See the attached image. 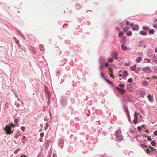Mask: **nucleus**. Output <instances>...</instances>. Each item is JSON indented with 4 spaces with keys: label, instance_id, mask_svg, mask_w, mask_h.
I'll use <instances>...</instances> for the list:
<instances>
[{
    "label": "nucleus",
    "instance_id": "3",
    "mask_svg": "<svg viewBox=\"0 0 157 157\" xmlns=\"http://www.w3.org/2000/svg\"><path fill=\"white\" fill-rule=\"evenodd\" d=\"M60 102L61 105L63 107H65L67 104V97L65 95L61 96Z\"/></svg>",
    "mask_w": 157,
    "mask_h": 157
},
{
    "label": "nucleus",
    "instance_id": "14",
    "mask_svg": "<svg viewBox=\"0 0 157 157\" xmlns=\"http://www.w3.org/2000/svg\"><path fill=\"white\" fill-rule=\"evenodd\" d=\"M147 97L150 102H153V97L151 95H148L147 96Z\"/></svg>",
    "mask_w": 157,
    "mask_h": 157
},
{
    "label": "nucleus",
    "instance_id": "7",
    "mask_svg": "<svg viewBox=\"0 0 157 157\" xmlns=\"http://www.w3.org/2000/svg\"><path fill=\"white\" fill-rule=\"evenodd\" d=\"M64 143L63 140L62 139H60L59 141L58 145L59 147L62 149L63 148V144Z\"/></svg>",
    "mask_w": 157,
    "mask_h": 157
},
{
    "label": "nucleus",
    "instance_id": "27",
    "mask_svg": "<svg viewBox=\"0 0 157 157\" xmlns=\"http://www.w3.org/2000/svg\"><path fill=\"white\" fill-rule=\"evenodd\" d=\"M143 85L144 86H147L148 85V82L146 81H144L142 82Z\"/></svg>",
    "mask_w": 157,
    "mask_h": 157
},
{
    "label": "nucleus",
    "instance_id": "36",
    "mask_svg": "<svg viewBox=\"0 0 157 157\" xmlns=\"http://www.w3.org/2000/svg\"><path fill=\"white\" fill-rule=\"evenodd\" d=\"M46 94L47 95V96H48V101L47 102V104H48V105H49V104H50V97L49 96V94Z\"/></svg>",
    "mask_w": 157,
    "mask_h": 157
},
{
    "label": "nucleus",
    "instance_id": "2",
    "mask_svg": "<svg viewBox=\"0 0 157 157\" xmlns=\"http://www.w3.org/2000/svg\"><path fill=\"white\" fill-rule=\"evenodd\" d=\"M15 126V125L13 123H11L9 125H7L4 128V130L7 135H10L12 134L14 131V129H12Z\"/></svg>",
    "mask_w": 157,
    "mask_h": 157
},
{
    "label": "nucleus",
    "instance_id": "57",
    "mask_svg": "<svg viewBox=\"0 0 157 157\" xmlns=\"http://www.w3.org/2000/svg\"><path fill=\"white\" fill-rule=\"evenodd\" d=\"M64 54L65 56H68L69 54V52L68 51H66L64 52Z\"/></svg>",
    "mask_w": 157,
    "mask_h": 157
},
{
    "label": "nucleus",
    "instance_id": "52",
    "mask_svg": "<svg viewBox=\"0 0 157 157\" xmlns=\"http://www.w3.org/2000/svg\"><path fill=\"white\" fill-rule=\"evenodd\" d=\"M65 69L67 71H69L70 69V67L69 66H67L65 67Z\"/></svg>",
    "mask_w": 157,
    "mask_h": 157
},
{
    "label": "nucleus",
    "instance_id": "35",
    "mask_svg": "<svg viewBox=\"0 0 157 157\" xmlns=\"http://www.w3.org/2000/svg\"><path fill=\"white\" fill-rule=\"evenodd\" d=\"M105 80L110 85H112L113 83L110 81L109 80H107L106 79H105Z\"/></svg>",
    "mask_w": 157,
    "mask_h": 157
},
{
    "label": "nucleus",
    "instance_id": "54",
    "mask_svg": "<svg viewBox=\"0 0 157 157\" xmlns=\"http://www.w3.org/2000/svg\"><path fill=\"white\" fill-rule=\"evenodd\" d=\"M138 119H134L133 121V123L135 124H136V123L137 122Z\"/></svg>",
    "mask_w": 157,
    "mask_h": 157
},
{
    "label": "nucleus",
    "instance_id": "19",
    "mask_svg": "<svg viewBox=\"0 0 157 157\" xmlns=\"http://www.w3.org/2000/svg\"><path fill=\"white\" fill-rule=\"evenodd\" d=\"M136 64H135L132 66H130V69H131L132 71H135L136 73Z\"/></svg>",
    "mask_w": 157,
    "mask_h": 157
},
{
    "label": "nucleus",
    "instance_id": "46",
    "mask_svg": "<svg viewBox=\"0 0 157 157\" xmlns=\"http://www.w3.org/2000/svg\"><path fill=\"white\" fill-rule=\"evenodd\" d=\"M124 34L122 32H120L119 33L118 36L119 38L121 37V36Z\"/></svg>",
    "mask_w": 157,
    "mask_h": 157
},
{
    "label": "nucleus",
    "instance_id": "61",
    "mask_svg": "<svg viewBox=\"0 0 157 157\" xmlns=\"http://www.w3.org/2000/svg\"><path fill=\"white\" fill-rule=\"evenodd\" d=\"M138 130L139 131H141V128L140 126H138L137 127Z\"/></svg>",
    "mask_w": 157,
    "mask_h": 157
},
{
    "label": "nucleus",
    "instance_id": "20",
    "mask_svg": "<svg viewBox=\"0 0 157 157\" xmlns=\"http://www.w3.org/2000/svg\"><path fill=\"white\" fill-rule=\"evenodd\" d=\"M121 48L122 50L124 51H126L128 49L127 46L124 44H122L121 45Z\"/></svg>",
    "mask_w": 157,
    "mask_h": 157
},
{
    "label": "nucleus",
    "instance_id": "51",
    "mask_svg": "<svg viewBox=\"0 0 157 157\" xmlns=\"http://www.w3.org/2000/svg\"><path fill=\"white\" fill-rule=\"evenodd\" d=\"M110 76L111 77L113 78H114L112 77V75L114 74L113 72V71L112 70H110Z\"/></svg>",
    "mask_w": 157,
    "mask_h": 157
},
{
    "label": "nucleus",
    "instance_id": "32",
    "mask_svg": "<svg viewBox=\"0 0 157 157\" xmlns=\"http://www.w3.org/2000/svg\"><path fill=\"white\" fill-rule=\"evenodd\" d=\"M105 60L102 57L100 58L99 59V62L100 63V64H102L104 62Z\"/></svg>",
    "mask_w": 157,
    "mask_h": 157
},
{
    "label": "nucleus",
    "instance_id": "5",
    "mask_svg": "<svg viewBox=\"0 0 157 157\" xmlns=\"http://www.w3.org/2000/svg\"><path fill=\"white\" fill-rule=\"evenodd\" d=\"M136 87V84L135 83H133L132 85H129L127 87V88L128 90L130 91H132L134 89H135Z\"/></svg>",
    "mask_w": 157,
    "mask_h": 157
},
{
    "label": "nucleus",
    "instance_id": "21",
    "mask_svg": "<svg viewBox=\"0 0 157 157\" xmlns=\"http://www.w3.org/2000/svg\"><path fill=\"white\" fill-rule=\"evenodd\" d=\"M75 7L76 10H79L82 7L81 5L79 4H77L75 6Z\"/></svg>",
    "mask_w": 157,
    "mask_h": 157
},
{
    "label": "nucleus",
    "instance_id": "42",
    "mask_svg": "<svg viewBox=\"0 0 157 157\" xmlns=\"http://www.w3.org/2000/svg\"><path fill=\"white\" fill-rule=\"evenodd\" d=\"M126 35L127 36H130L132 35V32L131 31H129L126 33Z\"/></svg>",
    "mask_w": 157,
    "mask_h": 157
},
{
    "label": "nucleus",
    "instance_id": "33",
    "mask_svg": "<svg viewBox=\"0 0 157 157\" xmlns=\"http://www.w3.org/2000/svg\"><path fill=\"white\" fill-rule=\"evenodd\" d=\"M139 146L142 148L147 147V146L146 145V144L145 143L144 144H139Z\"/></svg>",
    "mask_w": 157,
    "mask_h": 157
},
{
    "label": "nucleus",
    "instance_id": "28",
    "mask_svg": "<svg viewBox=\"0 0 157 157\" xmlns=\"http://www.w3.org/2000/svg\"><path fill=\"white\" fill-rule=\"evenodd\" d=\"M142 28L143 30L145 31H147L149 30V28L148 27L145 26H143Z\"/></svg>",
    "mask_w": 157,
    "mask_h": 157
},
{
    "label": "nucleus",
    "instance_id": "8",
    "mask_svg": "<svg viewBox=\"0 0 157 157\" xmlns=\"http://www.w3.org/2000/svg\"><path fill=\"white\" fill-rule=\"evenodd\" d=\"M145 42L144 40H141L139 42V46L140 47H142L144 48H145L147 46L146 44H144Z\"/></svg>",
    "mask_w": 157,
    "mask_h": 157
},
{
    "label": "nucleus",
    "instance_id": "41",
    "mask_svg": "<svg viewBox=\"0 0 157 157\" xmlns=\"http://www.w3.org/2000/svg\"><path fill=\"white\" fill-rule=\"evenodd\" d=\"M133 79L132 78H129L127 80L128 82L131 83L132 82Z\"/></svg>",
    "mask_w": 157,
    "mask_h": 157
},
{
    "label": "nucleus",
    "instance_id": "12",
    "mask_svg": "<svg viewBox=\"0 0 157 157\" xmlns=\"http://www.w3.org/2000/svg\"><path fill=\"white\" fill-rule=\"evenodd\" d=\"M134 26L135 27H133L132 28V29L133 31H138L139 29V25L137 24L134 25Z\"/></svg>",
    "mask_w": 157,
    "mask_h": 157
},
{
    "label": "nucleus",
    "instance_id": "34",
    "mask_svg": "<svg viewBox=\"0 0 157 157\" xmlns=\"http://www.w3.org/2000/svg\"><path fill=\"white\" fill-rule=\"evenodd\" d=\"M127 118H128V120L129 122L131 123V117H130L129 113H127Z\"/></svg>",
    "mask_w": 157,
    "mask_h": 157
},
{
    "label": "nucleus",
    "instance_id": "40",
    "mask_svg": "<svg viewBox=\"0 0 157 157\" xmlns=\"http://www.w3.org/2000/svg\"><path fill=\"white\" fill-rule=\"evenodd\" d=\"M52 153V150L50 149L48 153L47 157H51Z\"/></svg>",
    "mask_w": 157,
    "mask_h": 157
},
{
    "label": "nucleus",
    "instance_id": "18",
    "mask_svg": "<svg viewBox=\"0 0 157 157\" xmlns=\"http://www.w3.org/2000/svg\"><path fill=\"white\" fill-rule=\"evenodd\" d=\"M17 33L19 34L20 36L23 39H25V37L23 35V34L21 32V31L19 30H17Z\"/></svg>",
    "mask_w": 157,
    "mask_h": 157
},
{
    "label": "nucleus",
    "instance_id": "50",
    "mask_svg": "<svg viewBox=\"0 0 157 157\" xmlns=\"http://www.w3.org/2000/svg\"><path fill=\"white\" fill-rule=\"evenodd\" d=\"M108 61L109 63H111L113 62V59L111 58H109L108 59Z\"/></svg>",
    "mask_w": 157,
    "mask_h": 157
},
{
    "label": "nucleus",
    "instance_id": "16",
    "mask_svg": "<svg viewBox=\"0 0 157 157\" xmlns=\"http://www.w3.org/2000/svg\"><path fill=\"white\" fill-rule=\"evenodd\" d=\"M124 111L126 112V114L129 113V111L128 110V108L127 107H126L125 106L123 105V106Z\"/></svg>",
    "mask_w": 157,
    "mask_h": 157
},
{
    "label": "nucleus",
    "instance_id": "49",
    "mask_svg": "<svg viewBox=\"0 0 157 157\" xmlns=\"http://www.w3.org/2000/svg\"><path fill=\"white\" fill-rule=\"evenodd\" d=\"M84 23L86 25H89L90 24V22L88 21H84Z\"/></svg>",
    "mask_w": 157,
    "mask_h": 157
},
{
    "label": "nucleus",
    "instance_id": "37",
    "mask_svg": "<svg viewBox=\"0 0 157 157\" xmlns=\"http://www.w3.org/2000/svg\"><path fill=\"white\" fill-rule=\"evenodd\" d=\"M10 105V103L8 102H6L5 104V109L6 110L8 108V107H9Z\"/></svg>",
    "mask_w": 157,
    "mask_h": 157
},
{
    "label": "nucleus",
    "instance_id": "1",
    "mask_svg": "<svg viewBox=\"0 0 157 157\" xmlns=\"http://www.w3.org/2000/svg\"><path fill=\"white\" fill-rule=\"evenodd\" d=\"M86 139L88 140V147L90 150H92L94 147V145L98 141V139L96 138H94L92 136L89 137V135H87Z\"/></svg>",
    "mask_w": 157,
    "mask_h": 157
},
{
    "label": "nucleus",
    "instance_id": "43",
    "mask_svg": "<svg viewBox=\"0 0 157 157\" xmlns=\"http://www.w3.org/2000/svg\"><path fill=\"white\" fill-rule=\"evenodd\" d=\"M67 59H63V61H62L63 62V64H61L60 65L64 66V64L66 63V61Z\"/></svg>",
    "mask_w": 157,
    "mask_h": 157
},
{
    "label": "nucleus",
    "instance_id": "45",
    "mask_svg": "<svg viewBox=\"0 0 157 157\" xmlns=\"http://www.w3.org/2000/svg\"><path fill=\"white\" fill-rule=\"evenodd\" d=\"M129 29V28L128 27H124L123 28V30L125 32H126Z\"/></svg>",
    "mask_w": 157,
    "mask_h": 157
},
{
    "label": "nucleus",
    "instance_id": "44",
    "mask_svg": "<svg viewBox=\"0 0 157 157\" xmlns=\"http://www.w3.org/2000/svg\"><path fill=\"white\" fill-rule=\"evenodd\" d=\"M151 144L153 146H154L156 144V142L155 140H153L151 142Z\"/></svg>",
    "mask_w": 157,
    "mask_h": 157
},
{
    "label": "nucleus",
    "instance_id": "59",
    "mask_svg": "<svg viewBox=\"0 0 157 157\" xmlns=\"http://www.w3.org/2000/svg\"><path fill=\"white\" fill-rule=\"evenodd\" d=\"M20 150V149H18L16 150L15 151H14V153L15 154H17L18 153V151Z\"/></svg>",
    "mask_w": 157,
    "mask_h": 157
},
{
    "label": "nucleus",
    "instance_id": "56",
    "mask_svg": "<svg viewBox=\"0 0 157 157\" xmlns=\"http://www.w3.org/2000/svg\"><path fill=\"white\" fill-rule=\"evenodd\" d=\"M145 60H146L147 61L146 63H151V60L150 59H149L148 58H145Z\"/></svg>",
    "mask_w": 157,
    "mask_h": 157
},
{
    "label": "nucleus",
    "instance_id": "30",
    "mask_svg": "<svg viewBox=\"0 0 157 157\" xmlns=\"http://www.w3.org/2000/svg\"><path fill=\"white\" fill-rule=\"evenodd\" d=\"M68 109L69 111H71V114H72L74 112V110L72 109V107L70 106L68 107Z\"/></svg>",
    "mask_w": 157,
    "mask_h": 157
},
{
    "label": "nucleus",
    "instance_id": "6",
    "mask_svg": "<svg viewBox=\"0 0 157 157\" xmlns=\"http://www.w3.org/2000/svg\"><path fill=\"white\" fill-rule=\"evenodd\" d=\"M142 71L145 73H150L152 72V70L150 69V67H144Z\"/></svg>",
    "mask_w": 157,
    "mask_h": 157
},
{
    "label": "nucleus",
    "instance_id": "15",
    "mask_svg": "<svg viewBox=\"0 0 157 157\" xmlns=\"http://www.w3.org/2000/svg\"><path fill=\"white\" fill-rule=\"evenodd\" d=\"M27 138L25 136H23L21 140V141L23 143H25V141H27Z\"/></svg>",
    "mask_w": 157,
    "mask_h": 157
},
{
    "label": "nucleus",
    "instance_id": "22",
    "mask_svg": "<svg viewBox=\"0 0 157 157\" xmlns=\"http://www.w3.org/2000/svg\"><path fill=\"white\" fill-rule=\"evenodd\" d=\"M39 47L40 51H43L45 50V48L44 46L43 45H40Z\"/></svg>",
    "mask_w": 157,
    "mask_h": 157
},
{
    "label": "nucleus",
    "instance_id": "23",
    "mask_svg": "<svg viewBox=\"0 0 157 157\" xmlns=\"http://www.w3.org/2000/svg\"><path fill=\"white\" fill-rule=\"evenodd\" d=\"M76 137L75 136L73 135H71L70 136V138L72 140H76Z\"/></svg>",
    "mask_w": 157,
    "mask_h": 157
},
{
    "label": "nucleus",
    "instance_id": "9",
    "mask_svg": "<svg viewBox=\"0 0 157 157\" xmlns=\"http://www.w3.org/2000/svg\"><path fill=\"white\" fill-rule=\"evenodd\" d=\"M154 54L152 53V51L151 49H148L147 52V55L148 57H152L153 56Z\"/></svg>",
    "mask_w": 157,
    "mask_h": 157
},
{
    "label": "nucleus",
    "instance_id": "62",
    "mask_svg": "<svg viewBox=\"0 0 157 157\" xmlns=\"http://www.w3.org/2000/svg\"><path fill=\"white\" fill-rule=\"evenodd\" d=\"M145 151L146 153L148 155H150V152L148 151V150H145Z\"/></svg>",
    "mask_w": 157,
    "mask_h": 157
},
{
    "label": "nucleus",
    "instance_id": "4",
    "mask_svg": "<svg viewBox=\"0 0 157 157\" xmlns=\"http://www.w3.org/2000/svg\"><path fill=\"white\" fill-rule=\"evenodd\" d=\"M122 132L120 129L117 130L114 133L117 140L121 141L123 140V137L122 135Z\"/></svg>",
    "mask_w": 157,
    "mask_h": 157
},
{
    "label": "nucleus",
    "instance_id": "64",
    "mask_svg": "<svg viewBox=\"0 0 157 157\" xmlns=\"http://www.w3.org/2000/svg\"><path fill=\"white\" fill-rule=\"evenodd\" d=\"M153 134L155 136H157V131H155L153 132Z\"/></svg>",
    "mask_w": 157,
    "mask_h": 157
},
{
    "label": "nucleus",
    "instance_id": "17",
    "mask_svg": "<svg viewBox=\"0 0 157 157\" xmlns=\"http://www.w3.org/2000/svg\"><path fill=\"white\" fill-rule=\"evenodd\" d=\"M126 37L125 36H123V37H122L120 40L121 42L125 44L126 43Z\"/></svg>",
    "mask_w": 157,
    "mask_h": 157
},
{
    "label": "nucleus",
    "instance_id": "63",
    "mask_svg": "<svg viewBox=\"0 0 157 157\" xmlns=\"http://www.w3.org/2000/svg\"><path fill=\"white\" fill-rule=\"evenodd\" d=\"M153 27L156 29H157V24H154L153 25Z\"/></svg>",
    "mask_w": 157,
    "mask_h": 157
},
{
    "label": "nucleus",
    "instance_id": "47",
    "mask_svg": "<svg viewBox=\"0 0 157 157\" xmlns=\"http://www.w3.org/2000/svg\"><path fill=\"white\" fill-rule=\"evenodd\" d=\"M72 73L74 75H76L77 74L76 70L75 69H73L72 70Z\"/></svg>",
    "mask_w": 157,
    "mask_h": 157
},
{
    "label": "nucleus",
    "instance_id": "58",
    "mask_svg": "<svg viewBox=\"0 0 157 157\" xmlns=\"http://www.w3.org/2000/svg\"><path fill=\"white\" fill-rule=\"evenodd\" d=\"M119 86L121 87H124L125 86V85L124 84H119Z\"/></svg>",
    "mask_w": 157,
    "mask_h": 157
},
{
    "label": "nucleus",
    "instance_id": "13",
    "mask_svg": "<svg viewBox=\"0 0 157 157\" xmlns=\"http://www.w3.org/2000/svg\"><path fill=\"white\" fill-rule=\"evenodd\" d=\"M122 74L123 75L122 76L124 77H126L128 75V73L127 71L126 70L124 71L123 72Z\"/></svg>",
    "mask_w": 157,
    "mask_h": 157
},
{
    "label": "nucleus",
    "instance_id": "10",
    "mask_svg": "<svg viewBox=\"0 0 157 157\" xmlns=\"http://www.w3.org/2000/svg\"><path fill=\"white\" fill-rule=\"evenodd\" d=\"M116 89L121 94H124L125 92V90L124 89H121L117 87H116Z\"/></svg>",
    "mask_w": 157,
    "mask_h": 157
},
{
    "label": "nucleus",
    "instance_id": "29",
    "mask_svg": "<svg viewBox=\"0 0 157 157\" xmlns=\"http://www.w3.org/2000/svg\"><path fill=\"white\" fill-rule=\"evenodd\" d=\"M155 31L153 29H151L149 30V34L150 35L153 34L154 33Z\"/></svg>",
    "mask_w": 157,
    "mask_h": 157
},
{
    "label": "nucleus",
    "instance_id": "53",
    "mask_svg": "<svg viewBox=\"0 0 157 157\" xmlns=\"http://www.w3.org/2000/svg\"><path fill=\"white\" fill-rule=\"evenodd\" d=\"M101 77L103 78L104 80H105L106 78L104 77V75L101 72Z\"/></svg>",
    "mask_w": 157,
    "mask_h": 157
},
{
    "label": "nucleus",
    "instance_id": "60",
    "mask_svg": "<svg viewBox=\"0 0 157 157\" xmlns=\"http://www.w3.org/2000/svg\"><path fill=\"white\" fill-rule=\"evenodd\" d=\"M147 139L149 141H151L152 140V138L150 136H148L147 137Z\"/></svg>",
    "mask_w": 157,
    "mask_h": 157
},
{
    "label": "nucleus",
    "instance_id": "26",
    "mask_svg": "<svg viewBox=\"0 0 157 157\" xmlns=\"http://www.w3.org/2000/svg\"><path fill=\"white\" fill-rule=\"evenodd\" d=\"M45 126L44 127V129L45 130H47L48 128L49 125V124L48 122H46L45 124Z\"/></svg>",
    "mask_w": 157,
    "mask_h": 157
},
{
    "label": "nucleus",
    "instance_id": "25",
    "mask_svg": "<svg viewBox=\"0 0 157 157\" xmlns=\"http://www.w3.org/2000/svg\"><path fill=\"white\" fill-rule=\"evenodd\" d=\"M152 60L153 62H156L157 63V59L155 54L152 57Z\"/></svg>",
    "mask_w": 157,
    "mask_h": 157
},
{
    "label": "nucleus",
    "instance_id": "39",
    "mask_svg": "<svg viewBox=\"0 0 157 157\" xmlns=\"http://www.w3.org/2000/svg\"><path fill=\"white\" fill-rule=\"evenodd\" d=\"M79 25H78V28H75V29H76V30H77L78 29V32H82V28H81L80 29H78V28H79Z\"/></svg>",
    "mask_w": 157,
    "mask_h": 157
},
{
    "label": "nucleus",
    "instance_id": "48",
    "mask_svg": "<svg viewBox=\"0 0 157 157\" xmlns=\"http://www.w3.org/2000/svg\"><path fill=\"white\" fill-rule=\"evenodd\" d=\"M60 74V71L58 70H57L56 76L58 77H59V75Z\"/></svg>",
    "mask_w": 157,
    "mask_h": 157
},
{
    "label": "nucleus",
    "instance_id": "11",
    "mask_svg": "<svg viewBox=\"0 0 157 157\" xmlns=\"http://www.w3.org/2000/svg\"><path fill=\"white\" fill-rule=\"evenodd\" d=\"M112 57L116 60H117L118 59V54L116 52H114L112 54Z\"/></svg>",
    "mask_w": 157,
    "mask_h": 157
},
{
    "label": "nucleus",
    "instance_id": "38",
    "mask_svg": "<svg viewBox=\"0 0 157 157\" xmlns=\"http://www.w3.org/2000/svg\"><path fill=\"white\" fill-rule=\"evenodd\" d=\"M32 38H33V40H31L30 41V43L31 44H33V43L35 42L36 41V37H35L34 36H33L32 37Z\"/></svg>",
    "mask_w": 157,
    "mask_h": 157
},
{
    "label": "nucleus",
    "instance_id": "31",
    "mask_svg": "<svg viewBox=\"0 0 157 157\" xmlns=\"http://www.w3.org/2000/svg\"><path fill=\"white\" fill-rule=\"evenodd\" d=\"M142 60V58L141 57H138L136 59V62L137 63H139Z\"/></svg>",
    "mask_w": 157,
    "mask_h": 157
},
{
    "label": "nucleus",
    "instance_id": "24",
    "mask_svg": "<svg viewBox=\"0 0 157 157\" xmlns=\"http://www.w3.org/2000/svg\"><path fill=\"white\" fill-rule=\"evenodd\" d=\"M140 34L142 36H145L147 35V33L143 31H140L139 32Z\"/></svg>",
    "mask_w": 157,
    "mask_h": 157
},
{
    "label": "nucleus",
    "instance_id": "55",
    "mask_svg": "<svg viewBox=\"0 0 157 157\" xmlns=\"http://www.w3.org/2000/svg\"><path fill=\"white\" fill-rule=\"evenodd\" d=\"M134 119H138V115L136 113V112L135 113V114H134Z\"/></svg>",
    "mask_w": 157,
    "mask_h": 157
}]
</instances>
